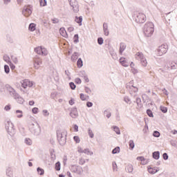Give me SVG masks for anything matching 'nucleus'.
<instances>
[{
    "label": "nucleus",
    "instance_id": "obj_1",
    "mask_svg": "<svg viewBox=\"0 0 177 177\" xmlns=\"http://www.w3.org/2000/svg\"><path fill=\"white\" fill-rule=\"evenodd\" d=\"M143 32L145 36L151 37L154 32V24L153 22H147L144 26Z\"/></svg>",
    "mask_w": 177,
    "mask_h": 177
},
{
    "label": "nucleus",
    "instance_id": "obj_2",
    "mask_svg": "<svg viewBox=\"0 0 177 177\" xmlns=\"http://www.w3.org/2000/svg\"><path fill=\"white\" fill-rule=\"evenodd\" d=\"M133 17L136 23L143 24L145 21H146V15H145L143 13H137Z\"/></svg>",
    "mask_w": 177,
    "mask_h": 177
},
{
    "label": "nucleus",
    "instance_id": "obj_3",
    "mask_svg": "<svg viewBox=\"0 0 177 177\" xmlns=\"http://www.w3.org/2000/svg\"><path fill=\"white\" fill-rule=\"evenodd\" d=\"M168 51V45L162 44L158 48V55L162 56V55H165Z\"/></svg>",
    "mask_w": 177,
    "mask_h": 177
},
{
    "label": "nucleus",
    "instance_id": "obj_4",
    "mask_svg": "<svg viewBox=\"0 0 177 177\" xmlns=\"http://www.w3.org/2000/svg\"><path fill=\"white\" fill-rule=\"evenodd\" d=\"M21 86L22 88H24V89H26V88H35V86L34 85V82L29 81L27 79L22 80Z\"/></svg>",
    "mask_w": 177,
    "mask_h": 177
},
{
    "label": "nucleus",
    "instance_id": "obj_5",
    "mask_svg": "<svg viewBox=\"0 0 177 177\" xmlns=\"http://www.w3.org/2000/svg\"><path fill=\"white\" fill-rule=\"evenodd\" d=\"M136 57L140 59L141 64L143 67H146L147 66V60L145 58V55H143L142 53H137L136 54Z\"/></svg>",
    "mask_w": 177,
    "mask_h": 177
},
{
    "label": "nucleus",
    "instance_id": "obj_6",
    "mask_svg": "<svg viewBox=\"0 0 177 177\" xmlns=\"http://www.w3.org/2000/svg\"><path fill=\"white\" fill-rule=\"evenodd\" d=\"M70 6L73 8V11L77 13L79 10L78 2L77 0H68Z\"/></svg>",
    "mask_w": 177,
    "mask_h": 177
},
{
    "label": "nucleus",
    "instance_id": "obj_7",
    "mask_svg": "<svg viewBox=\"0 0 177 177\" xmlns=\"http://www.w3.org/2000/svg\"><path fill=\"white\" fill-rule=\"evenodd\" d=\"M35 52L37 53V55H41L42 56H46V55H48V51L45 48H42V47L35 48Z\"/></svg>",
    "mask_w": 177,
    "mask_h": 177
},
{
    "label": "nucleus",
    "instance_id": "obj_8",
    "mask_svg": "<svg viewBox=\"0 0 177 177\" xmlns=\"http://www.w3.org/2000/svg\"><path fill=\"white\" fill-rule=\"evenodd\" d=\"M22 13L26 16V17H28V16L32 13V11L31 10V6H24Z\"/></svg>",
    "mask_w": 177,
    "mask_h": 177
},
{
    "label": "nucleus",
    "instance_id": "obj_9",
    "mask_svg": "<svg viewBox=\"0 0 177 177\" xmlns=\"http://www.w3.org/2000/svg\"><path fill=\"white\" fill-rule=\"evenodd\" d=\"M136 160L140 162L141 165H146V164L149 163V160L143 156H138Z\"/></svg>",
    "mask_w": 177,
    "mask_h": 177
},
{
    "label": "nucleus",
    "instance_id": "obj_10",
    "mask_svg": "<svg viewBox=\"0 0 177 177\" xmlns=\"http://www.w3.org/2000/svg\"><path fill=\"white\" fill-rule=\"evenodd\" d=\"M148 172L149 174H151L152 175H154V174H157L160 171V169L158 167H151V166H148Z\"/></svg>",
    "mask_w": 177,
    "mask_h": 177
},
{
    "label": "nucleus",
    "instance_id": "obj_11",
    "mask_svg": "<svg viewBox=\"0 0 177 177\" xmlns=\"http://www.w3.org/2000/svg\"><path fill=\"white\" fill-rule=\"evenodd\" d=\"M34 66L35 68H39V66L42 64V62L39 58H35L34 59Z\"/></svg>",
    "mask_w": 177,
    "mask_h": 177
},
{
    "label": "nucleus",
    "instance_id": "obj_12",
    "mask_svg": "<svg viewBox=\"0 0 177 177\" xmlns=\"http://www.w3.org/2000/svg\"><path fill=\"white\" fill-rule=\"evenodd\" d=\"M72 171L73 172H76V174H81V171H82V168L78 166H73Z\"/></svg>",
    "mask_w": 177,
    "mask_h": 177
},
{
    "label": "nucleus",
    "instance_id": "obj_13",
    "mask_svg": "<svg viewBox=\"0 0 177 177\" xmlns=\"http://www.w3.org/2000/svg\"><path fill=\"white\" fill-rule=\"evenodd\" d=\"M119 62L124 67H128V66H129V64L125 61V58L124 57H121Z\"/></svg>",
    "mask_w": 177,
    "mask_h": 177
},
{
    "label": "nucleus",
    "instance_id": "obj_14",
    "mask_svg": "<svg viewBox=\"0 0 177 177\" xmlns=\"http://www.w3.org/2000/svg\"><path fill=\"white\" fill-rule=\"evenodd\" d=\"M75 21L79 24V26H82V16L75 17Z\"/></svg>",
    "mask_w": 177,
    "mask_h": 177
},
{
    "label": "nucleus",
    "instance_id": "obj_15",
    "mask_svg": "<svg viewBox=\"0 0 177 177\" xmlns=\"http://www.w3.org/2000/svg\"><path fill=\"white\" fill-rule=\"evenodd\" d=\"M59 32L62 37H64V38L67 37V32L66 31V29L64 28H61L59 29Z\"/></svg>",
    "mask_w": 177,
    "mask_h": 177
},
{
    "label": "nucleus",
    "instance_id": "obj_16",
    "mask_svg": "<svg viewBox=\"0 0 177 177\" xmlns=\"http://www.w3.org/2000/svg\"><path fill=\"white\" fill-rule=\"evenodd\" d=\"M127 48V45H125L124 43H120V53L122 54V52L125 50V48Z\"/></svg>",
    "mask_w": 177,
    "mask_h": 177
},
{
    "label": "nucleus",
    "instance_id": "obj_17",
    "mask_svg": "<svg viewBox=\"0 0 177 177\" xmlns=\"http://www.w3.org/2000/svg\"><path fill=\"white\" fill-rule=\"evenodd\" d=\"M170 68H171V70H176V68H177V61L172 62L170 64Z\"/></svg>",
    "mask_w": 177,
    "mask_h": 177
},
{
    "label": "nucleus",
    "instance_id": "obj_18",
    "mask_svg": "<svg viewBox=\"0 0 177 177\" xmlns=\"http://www.w3.org/2000/svg\"><path fill=\"white\" fill-rule=\"evenodd\" d=\"M78 68H81L82 66H84V62H82V59L79 58L77 62Z\"/></svg>",
    "mask_w": 177,
    "mask_h": 177
},
{
    "label": "nucleus",
    "instance_id": "obj_19",
    "mask_svg": "<svg viewBox=\"0 0 177 177\" xmlns=\"http://www.w3.org/2000/svg\"><path fill=\"white\" fill-rule=\"evenodd\" d=\"M3 60L4 62H6L9 64V63L12 64V62H10V57H9V55H3Z\"/></svg>",
    "mask_w": 177,
    "mask_h": 177
},
{
    "label": "nucleus",
    "instance_id": "obj_20",
    "mask_svg": "<svg viewBox=\"0 0 177 177\" xmlns=\"http://www.w3.org/2000/svg\"><path fill=\"white\" fill-rule=\"evenodd\" d=\"M153 158L155 160H158L160 158V152L159 151H155L153 153Z\"/></svg>",
    "mask_w": 177,
    "mask_h": 177
},
{
    "label": "nucleus",
    "instance_id": "obj_21",
    "mask_svg": "<svg viewBox=\"0 0 177 177\" xmlns=\"http://www.w3.org/2000/svg\"><path fill=\"white\" fill-rule=\"evenodd\" d=\"M35 24L34 23H32V24H30L29 25V27H28V29L30 31H35Z\"/></svg>",
    "mask_w": 177,
    "mask_h": 177
},
{
    "label": "nucleus",
    "instance_id": "obj_22",
    "mask_svg": "<svg viewBox=\"0 0 177 177\" xmlns=\"http://www.w3.org/2000/svg\"><path fill=\"white\" fill-rule=\"evenodd\" d=\"M73 42L75 44H78L80 42V37L78 36V34H75L73 37Z\"/></svg>",
    "mask_w": 177,
    "mask_h": 177
},
{
    "label": "nucleus",
    "instance_id": "obj_23",
    "mask_svg": "<svg viewBox=\"0 0 177 177\" xmlns=\"http://www.w3.org/2000/svg\"><path fill=\"white\" fill-rule=\"evenodd\" d=\"M129 149L131 150H133V148L135 147V142H133V140H130L129 142Z\"/></svg>",
    "mask_w": 177,
    "mask_h": 177
},
{
    "label": "nucleus",
    "instance_id": "obj_24",
    "mask_svg": "<svg viewBox=\"0 0 177 177\" xmlns=\"http://www.w3.org/2000/svg\"><path fill=\"white\" fill-rule=\"evenodd\" d=\"M16 113H17V117L18 118H21V117H23V111H20V110H17L16 111Z\"/></svg>",
    "mask_w": 177,
    "mask_h": 177
},
{
    "label": "nucleus",
    "instance_id": "obj_25",
    "mask_svg": "<svg viewBox=\"0 0 177 177\" xmlns=\"http://www.w3.org/2000/svg\"><path fill=\"white\" fill-rule=\"evenodd\" d=\"M169 68H171V67H169V66H165L164 69L162 68L159 69V71H161L162 73H167V71H168Z\"/></svg>",
    "mask_w": 177,
    "mask_h": 177
},
{
    "label": "nucleus",
    "instance_id": "obj_26",
    "mask_svg": "<svg viewBox=\"0 0 177 177\" xmlns=\"http://www.w3.org/2000/svg\"><path fill=\"white\" fill-rule=\"evenodd\" d=\"M37 172L39 175H44V174H45V170H44V169H41V167H38Z\"/></svg>",
    "mask_w": 177,
    "mask_h": 177
},
{
    "label": "nucleus",
    "instance_id": "obj_27",
    "mask_svg": "<svg viewBox=\"0 0 177 177\" xmlns=\"http://www.w3.org/2000/svg\"><path fill=\"white\" fill-rule=\"evenodd\" d=\"M4 71L6 74H9V73H10V68H9V66L8 65L4 66Z\"/></svg>",
    "mask_w": 177,
    "mask_h": 177
},
{
    "label": "nucleus",
    "instance_id": "obj_28",
    "mask_svg": "<svg viewBox=\"0 0 177 177\" xmlns=\"http://www.w3.org/2000/svg\"><path fill=\"white\" fill-rule=\"evenodd\" d=\"M83 153L87 154L88 156H92L93 154V153L92 151H90L88 149H84Z\"/></svg>",
    "mask_w": 177,
    "mask_h": 177
},
{
    "label": "nucleus",
    "instance_id": "obj_29",
    "mask_svg": "<svg viewBox=\"0 0 177 177\" xmlns=\"http://www.w3.org/2000/svg\"><path fill=\"white\" fill-rule=\"evenodd\" d=\"M120 152V147H115L114 149L112 151V154H117V153Z\"/></svg>",
    "mask_w": 177,
    "mask_h": 177
},
{
    "label": "nucleus",
    "instance_id": "obj_30",
    "mask_svg": "<svg viewBox=\"0 0 177 177\" xmlns=\"http://www.w3.org/2000/svg\"><path fill=\"white\" fill-rule=\"evenodd\" d=\"M103 42H104V40L102 37H98L97 38V44L98 45H103Z\"/></svg>",
    "mask_w": 177,
    "mask_h": 177
},
{
    "label": "nucleus",
    "instance_id": "obj_31",
    "mask_svg": "<svg viewBox=\"0 0 177 177\" xmlns=\"http://www.w3.org/2000/svg\"><path fill=\"white\" fill-rule=\"evenodd\" d=\"M55 169H56V171H60V162H57V163H55Z\"/></svg>",
    "mask_w": 177,
    "mask_h": 177
},
{
    "label": "nucleus",
    "instance_id": "obj_32",
    "mask_svg": "<svg viewBox=\"0 0 177 177\" xmlns=\"http://www.w3.org/2000/svg\"><path fill=\"white\" fill-rule=\"evenodd\" d=\"M8 132L10 135L13 136L15 135V129L11 128L8 129Z\"/></svg>",
    "mask_w": 177,
    "mask_h": 177
},
{
    "label": "nucleus",
    "instance_id": "obj_33",
    "mask_svg": "<svg viewBox=\"0 0 177 177\" xmlns=\"http://www.w3.org/2000/svg\"><path fill=\"white\" fill-rule=\"evenodd\" d=\"M40 6H46V0H39Z\"/></svg>",
    "mask_w": 177,
    "mask_h": 177
},
{
    "label": "nucleus",
    "instance_id": "obj_34",
    "mask_svg": "<svg viewBox=\"0 0 177 177\" xmlns=\"http://www.w3.org/2000/svg\"><path fill=\"white\" fill-rule=\"evenodd\" d=\"M80 99L82 100H88V96L84 95L83 93L80 94Z\"/></svg>",
    "mask_w": 177,
    "mask_h": 177
},
{
    "label": "nucleus",
    "instance_id": "obj_35",
    "mask_svg": "<svg viewBox=\"0 0 177 177\" xmlns=\"http://www.w3.org/2000/svg\"><path fill=\"white\" fill-rule=\"evenodd\" d=\"M160 109L161 110L162 112L163 113H167L168 111V109L165 106H160Z\"/></svg>",
    "mask_w": 177,
    "mask_h": 177
},
{
    "label": "nucleus",
    "instance_id": "obj_36",
    "mask_svg": "<svg viewBox=\"0 0 177 177\" xmlns=\"http://www.w3.org/2000/svg\"><path fill=\"white\" fill-rule=\"evenodd\" d=\"M73 140H75V143H80V142H81V139H80L79 136H74Z\"/></svg>",
    "mask_w": 177,
    "mask_h": 177
},
{
    "label": "nucleus",
    "instance_id": "obj_37",
    "mask_svg": "<svg viewBox=\"0 0 177 177\" xmlns=\"http://www.w3.org/2000/svg\"><path fill=\"white\" fill-rule=\"evenodd\" d=\"M69 86L71 89H75V88H77V86H75V84H74V82H70Z\"/></svg>",
    "mask_w": 177,
    "mask_h": 177
},
{
    "label": "nucleus",
    "instance_id": "obj_38",
    "mask_svg": "<svg viewBox=\"0 0 177 177\" xmlns=\"http://www.w3.org/2000/svg\"><path fill=\"white\" fill-rule=\"evenodd\" d=\"M25 142L26 145H28L29 146L32 145V141L30 138H26L25 140Z\"/></svg>",
    "mask_w": 177,
    "mask_h": 177
},
{
    "label": "nucleus",
    "instance_id": "obj_39",
    "mask_svg": "<svg viewBox=\"0 0 177 177\" xmlns=\"http://www.w3.org/2000/svg\"><path fill=\"white\" fill-rule=\"evenodd\" d=\"M77 115H78V113H77V111H73L71 113V117H72L73 118H75Z\"/></svg>",
    "mask_w": 177,
    "mask_h": 177
},
{
    "label": "nucleus",
    "instance_id": "obj_40",
    "mask_svg": "<svg viewBox=\"0 0 177 177\" xmlns=\"http://www.w3.org/2000/svg\"><path fill=\"white\" fill-rule=\"evenodd\" d=\"M11 59H12L13 63H15V64H17V62H18L17 57L12 55Z\"/></svg>",
    "mask_w": 177,
    "mask_h": 177
},
{
    "label": "nucleus",
    "instance_id": "obj_41",
    "mask_svg": "<svg viewBox=\"0 0 177 177\" xmlns=\"http://www.w3.org/2000/svg\"><path fill=\"white\" fill-rule=\"evenodd\" d=\"M72 59H73V60H77V59H78V53H74L72 55Z\"/></svg>",
    "mask_w": 177,
    "mask_h": 177
},
{
    "label": "nucleus",
    "instance_id": "obj_42",
    "mask_svg": "<svg viewBox=\"0 0 177 177\" xmlns=\"http://www.w3.org/2000/svg\"><path fill=\"white\" fill-rule=\"evenodd\" d=\"M113 131H115L118 135H120L121 133L120 131V129L117 127H113Z\"/></svg>",
    "mask_w": 177,
    "mask_h": 177
},
{
    "label": "nucleus",
    "instance_id": "obj_43",
    "mask_svg": "<svg viewBox=\"0 0 177 177\" xmlns=\"http://www.w3.org/2000/svg\"><path fill=\"white\" fill-rule=\"evenodd\" d=\"M147 114L149 115V117H153V111H151L150 109L147 111Z\"/></svg>",
    "mask_w": 177,
    "mask_h": 177
},
{
    "label": "nucleus",
    "instance_id": "obj_44",
    "mask_svg": "<svg viewBox=\"0 0 177 177\" xmlns=\"http://www.w3.org/2000/svg\"><path fill=\"white\" fill-rule=\"evenodd\" d=\"M79 75H80V77H85L86 76V73L85 72V71H81L80 73H79Z\"/></svg>",
    "mask_w": 177,
    "mask_h": 177
},
{
    "label": "nucleus",
    "instance_id": "obj_45",
    "mask_svg": "<svg viewBox=\"0 0 177 177\" xmlns=\"http://www.w3.org/2000/svg\"><path fill=\"white\" fill-rule=\"evenodd\" d=\"M153 136L155 137V138H159L160 136V132L157 131H155L153 133Z\"/></svg>",
    "mask_w": 177,
    "mask_h": 177
},
{
    "label": "nucleus",
    "instance_id": "obj_46",
    "mask_svg": "<svg viewBox=\"0 0 177 177\" xmlns=\"http://www.w3.org/2000/svg\"><path fill=\"white\" fill-rule=\"evenodd\" d=\"M39 111V109L37 107H35L32 109V112L33 113V114H37Z\"/></svg>",
    "mask_w": 177,
    "mask_h": 177
},
{
    "label": "nucleus",
    "instance_id": "obj_47",
    "mask_svg": "<svg viewBox=\"0 0 177 177\" xmlns=\"http://www.w3.org/2000/svg\"><path fill=\"white\" fill-rule=\"evenodd\" d=\"M79 164L80 165H84V164H85V159L80 158L79 160Z\"/></svg>",
    "mask_w": 177,
    "mask_h": 177
},
{
    "label": "nucleus",
    "instance_id": "obj_48",
    "mask_svg": "<svg viewBox=\"0 0 177 177\" xmlns=\"http://www.w3.org/2000/svg\"><path fill=\"white\" fill-rule=\"evenodd\" d=\"M52 20V22L53 23V24H57V23H59V19L57 18H54Z\"/></svg>",
    "mask_w": 177,
    "mask_h": 177
},
{
    "label": "nucleus",
    "instance_id": "obj_49",
    "mask_svg": "<svg viewBox=\"0 0 177 177\" xmlns=\"http://www.w3.org/2000/svg\"><path fill=\"white\" fill-rule=\"evenodd\" d=\"M103 30L104 32V35H106V37L110 34V32L109 31V28L103 29Z\"/></svg>",
    "mask_w": 177,
    "mask_h": 177
},
{
    "label": "nucleus",
    "instance_id": "obj_50",
    "mask_svg": "<svg viewBox=\"0 0 177 177\" xmlns=\"http://www.w3.org/2000/svg\"><path fill=\"white\" fill-rule=\"evenodd\" d=\"M88 135L90 136V138H93L94 135H93V131H92V130L89 129L88 130Z\"/></svg>",
    "mask_w": 177,
    "mask_h": 177
},
{
    "label": "nucleus",
    "instance_id": "obj_51",
    "mask_svg": "<svg viewBox=\"0 0 177 177\" xmlns=\"http://www.w3.org/2000/svg\"><path fill=\"white\" fill-rule=\"evenodd\" d=\"M77 151H78V153H84V149H82V147H77Z\"/></svg>",
    "mask_w": 177,
    "mask_h": 177
},
{
    "label": "nucleus",
    "instance_id": "obj_52",
    "mask_svg": "<svg viewBox=\"0 0 177 177\" xmlns=\"http://www.w3.org/2000/svg\"><path fill=\"white\" fill-rule=\"evenodd\" d=\"M107 28H109V25L107 24V23L104 22L103 24V30H106Z\"/></svg>",
    "mask_w": 177,
    "mask_h": 177
},
{
    "label": "nucleus",
    "instance_id": "obj_53",
    "mask_svg": "<svg viewBox=\"0 0 177 177\" xmlns=\"http://www.w3.org/2000/svg\"><path fill=\"white\" fill-rule=\"evenodd\" d=\"M75 84H81V82H82L81 79H80V78H76L75 80Z\"/></svg>",
    "mask_w": 177,
    "mask_h": 177
},
{
    "label": "nucleus",
    "instance_id": "obj_54",
    "mask_svg": "<svg viewBox=\"0 0 177 177\" xmlns=\"http://www.w3.org/2000/svg\"><path fill=\"white\" fill-rule=\"evenodd\" d=\"M4 109L6 110V111H9V110H10V105H6Z\"/></svg>",
    "mask_w": 177,
    "mask_h": 177
},
{
    "label": "nucleus",
    "instance_id": "obj_55",
    "mask_svg": "<svg viewBox=\"0 0 177 177\" xmlns=\"http://www.w3.org/2000/svg\"><path fill=\"white\" fill-rule=\"evenodd\" d=\"M86 106H87V107H92V106H93V104L91 102H88L86 103Z\"/></svg>",
    "mask_w": 177,
    "mask_h": 177
},
{
    "label": "nucleus",
    "instance_id": "obj_56",
    "mask_svg": "<svg viewBox=\"0 0 177 177\" xmlns=\"http://www.w3.org/2000/svg\"><path fill=\"white\" fill-rule=\"evenodd\" d=\"M74 103H75L74 99H71L69 100V104H71V106H73V104H74Z\"/></svg>",
    "mask_w": 177,
    "mask_h": 177
},
{
    "label": "nucleus",
    "instance_id": "obj_57",
    "mask_svg": "<svg viewBox=\"0 0 177 177\" xmlns=\"http://www.w3.org/2000/svg\"><path fill=\"white\" fill-rule=\"evenodd\" d=\"M84 81L86 82H89V79L88 78V76L86 75V76L83 77Z\"/></svg>",
    "mask_w": 177,
    "mask_h": 177
},
{
    "label": "nucleus",
    "instance_id": "obj_58",
    "mask_svg": "<svg viewBox=\"0 0 177 177\" xmlns=\"http://www.w3.org/2000/svg\"><path fill=\"white\" fill-rule=\"evenodd\" d=\"M73 128H74L75 132H78V126L77 125L75 124Z\"/></svg>",
    "mask_w": 177,
    "mask_h": 177
},
{
    "label": "nucleus",
    "instance_id": "obj_59",
    "mask_svg": "<svg viewBox=\"0 0 177 177\" xmlns=\"http://www.w3.org/2000/svg\"><path fill=\"white\" fill-rule=\"evenodd\" d=\"M113 171H115V169H117V163L113 162Z\"/></svg>",
    "mask_w": 177,
    "mask_h": 177
},
{
    "label": "nucleus",
    "instance_id": "obj_60",
    "mask_svg": "<svg viewBox=\"0 0 177 177\" xmlns=\"http://www.w3.org/2000/svg\"><path fill=\"white\" fill-rule=\"evenodd\" d=\"M164 160H167L168 158V154L167 153H163Z\"/></svg>",
    "mask_w": 177,
    "mask_h": 177
},
{
    "label": "nucleus",
    "instance_id": "obj_61",
    "mask_svg": "<svg viewBox=\"0 0 177 177\" xmlns=\"http://www.w3.org/2000/svg\"><path fill=\"white\" fill-rule=\"evenodd\" d=\"M10 68L11 70H15V68H16V66H15V65H13L12 63H10Z\"/></svg>",
    "mask_w": 177,
    "mask_h": 177
},
{
    "label": "nucleus",
    "instance_id": "obj_62",
    "mask_svg": "<svg viewBox=\"0 0 177 177\" xmlns=\"http://www.w3.org/2000/svg\"><path fill=\"white\" fill-rule=\"evenodd\" d=\"M68 31H69V32H71V31H74V28H73V27H69V28H68Z\"/></svg>",
    "mask_w": 177,
    "mask_h": 177
},
{
    "label": "nucleus",
    "instance_id": "obj_63",
    "mask_svg": "<svg viewBox=\"0 0 177 177\" xmlns=\"http://www.w3.org/2000/svg\"><path fill=\"white\" fill-rule=\"evenodd\" d=\"M4 5H8L10 2V0H3Z\"/></svg>",
    "mask_w": 177,
    "mask_h": 177
},
{
    "label": "nucleus",
    "instance_id": "obj_64",
    "mask_svg": "<svg viewBox=\"0 0 177 177\" xmlns=\"http://www.w3.org/2000/svg\"><path fill=\"white\" fill-rule=\"evenodd\" d=\"M35 103V102L34 101H32H32H30V102H29V106H34Z\"/></svg>",
    "mask_w": 177,
    "mask_h": 177
}]
</instances>
